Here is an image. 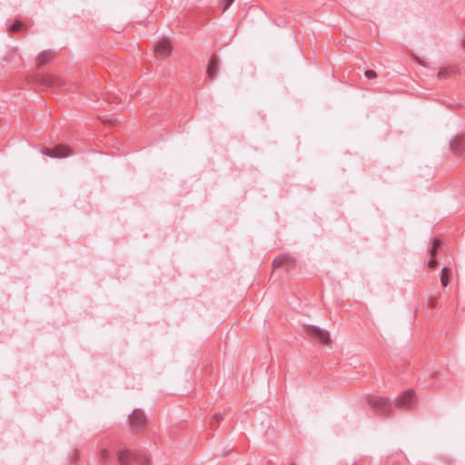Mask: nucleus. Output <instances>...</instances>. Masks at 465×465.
Instances as JSON below:
<instances>
[{
    "label": "nucleus",
    "mask_w": 465,
    "mask_h": 465,
    "mask_svg": "<svg viewBox=\"0 0 465 465\" xmlns=\"http://www.w3.org/2000/svg\"><path fill=\"white\" fill-rule=\"evenodd\" d=\"M415 401V391L413 390H407L397 398L395 406L398 409L409 410L414 405Z\"/></svg>",
    "instance_id": "4"
},
{
    "label": "nucleus",
    "mask_w": 465,
    "mask_h": 465,
    "mask_svg": "<svg viewBox=\"0 0 465 465\" xmlns=\"http://www.w3.org/2000/svg\"><path fill=\"white\" fill-rule=\"evenodd\" d=\"M233 1L234 0H219L220 4L222 5V11L225 12Z\"/></svg>",
    "instance_id": "19"
},
{
    "label": "nucleus",
    "mask_w": 465,
    "mask_h": 465,
    "mask_svg": "<svg viewBox=\"0 0 465 465\" xmlns=\"http://www.w3.org/2000/svg\"><path fill=\"white\" fill-rule=\"evenodd\" d=\"M55 56V53L52 50H45L36 57V67L40 68L50 63Z\"/></svg>",
    "instance_id": "11"
},
{
    "label": "nucleus",
    "mask_w": 465,
    "mask_h": 465,
    "mask_svg": "<svg viewBox=\"0 0 465 465\" xmlns=\"http://www.w3.org/2000/svg\"><path fill=\"white\" fill-rule=\"evenodd\" d=\"M154 52L158 56L163 58L169 56L172 53V45L170 41L167 39L160 40L154 45Z\"/></svg>",
    "instance_id": "10"
},
{
    "label": "nucleus",
    "mask_w": 465,
    "mask_h": 465,
    "mask_svg": "<svg viewBox=\"0 0 465 465\" xmlns=\"http://www.w3.org/2000/svg\"><path fill=\"white\" fill-rule=\"evenodd\" d=\"M213 419H214L217 422H220V421L223 420V416H222V414L217 413V414H214V415H213Z\"/></svg>",
    "instance_id": "23"
},
{
    "label": "nucleus",
    "mask_w": 465,
    "mask_h": 465,
    "mask_svg": "<svg viewBox=\"0 0 465 465\" xmlns=\"http://www.w3.org/2000/svg\"><path fill=\"white\" fill-rule=\"evenodd\" d=\"M138 451L121 449L117 451V458L121 465H132L138 458Z\"/></svg>",
    "instance_id": "8"
},
{
    "label": "nucleus",
    "mask_w": 465,
    "mask_h": 465,
    "mask_svg": "<svg viewBox=\"0 0 465 465\" xmlns=\"http://www.w3.org/2000/svg\"><path fill=\"white\" fill-rule=\"evenodd\" d=\"M437 304V299L435 297H430L428 302V305L430 308H435Z\"/></svg>",
    "instance_id": "22"
},
{
    "label": "nucleus",
    "mask_w": 465,
    "mask_h": 465,
    "mask_svg": "<svg viewBox=\"0 0 465 465\" xmlns=\"http://www.w3.org/2000/svg\"><path fill=\"white\" fill-rule=\"evenodd\" d=\"M364 75L368 79H375L377 77V73L374 70H366L364 72Z\"/></svg>",
    "instance_id": "20"
},
{
    "label": "nucleus",
    "mask_w": 465,
    "mask_h": 465,
    "mask_svg": "<svg viewBox=\"0 0 465 465\" xmlns=\"http://www.w3.org/2000/svg\"><path fill=\"white\" fill-rule=\"evenodd\" d=\"M138 458H136L135 462H139L141 465H149L150 460L143 453L138 451Z\"/></svg>",
    "instance_id": "17"
},
{
    "label": "nucleus",
    "mask_w": 465,
    "mask_h": 465,
    "mask_svg": "<svg viewBox=\"0 0 465 465\" xmlns=\"http://www.w3.org/2000/svg\"><path fill=\"white\" fill-rule=\"evenodd\" d=\"M26 26L19 20L15 21L8 28V31L13 34H17L25 30Z\"/></svg>",
    "instance_id": "14"
},
{
    "label": "nucleus",
    "mask_w": 465,
    "mask_h": 465,
    "mask_svg": "<svg viewBox=\"0 0 465 465\" xmlns=\"http://www.w3.org/2000/svg\"><path fill=\"white\" fill-rule=\"evenodd\" d=\"M450 150L456 155L465 156V134H459L452 139Z\"/></svg>",
    "instance_id": "7"
},
{
    "label": "nucleus",
    "mask_w": 465,
    "mask_h": 465,
    "mask_svg": "<svg viewBox=\"0 0 465 465\" xmlns=\"http://www.w3.org/2000/svg\"><path fill=\"white\" fill-rule=\"evenodd\" d=\"M304 333L312 340L317 341L323 345H329L331 342V335L328 331L321 329L315 325L303 326Z\"/></svg>",
    "instance_id": "1"
},
{
    "label": "nucleus",
    "mask_w": 465,
    "mask_h": 465,
    "mask_svg": "<svg viewBox=\"0 0 465 465\" xmlns=\"http://www.w3.org/2000/svg\"><path fill=\"white\" fill-rule=\"evenodd\" d=\"M291 465H295L294 463L291 464Z\"/></svg>",
    "instance_id": "24"
},
{
    "label": "nucleus",
    "mask_w": 465,
    "mask_h": 465,
    "mask_svg": "<svg viewBox=\"0 0 465 465\" xmlns=\"http://www.w3.org/2000/svg\"><path fill=\"white\" fill-rule=\"evenodd\" d=\"M438 265V261L436 259V257H431V259L428 262V267H430V269H435Z\"/></svg>",
    "instance_id": "21"
},
{
    "label": "nucleus",
    "mask_w": 465,
    "mask_h": 465,
    "mask_svg": "<svg viewBox=\"0 0 465 465\" xmlns=\"http://www.w3.org/2000/svg\"><path fill=\"white\" fill-rule=\"evenodd\" d=\"M451 275L450 269L447 267H443L441 270V275H440V282L443 287H447L450 283V279Z\"/></svg>",
    "instance_id": "13"
},
{
    "label": "nucleus",
    "mask_w": 465,
    "mask_h": 465,
    "mask_svg": "<svg viewBox=\"0 0 465 465\" xmlns=\"http://www.w3.org/2000/svg\"><path fill=\"white\" fill-rule=\"evenodd\" d=\"M40 152L46 156L52 158H66L73 154V149L65 144H57L54 148H48L46 146H41Z\"/></svg>",
    "instance_id": "2"
},
{
    "label": "nucleus",
    "mask_w": 465,
    "mask_h": 465,
    "mask_svg": "<svg viewBox=\"0 0 465 465\" xmlns=\"http://www.w3.org/2000/svg\"><path fill=\"white\" fill-rule=\"evenodd\" d=\"M146 416L141 410H135L129 416V423L134 430H139L146 424Z\"/></svg>",
    "instance_id": "6"
},
{
    "label": "nucleus",
    "mask_w": 465,
    "mask_h": 465,
    "mask_svg": "<svg viewBox=\"0 0 465 465\" xmlns=\"http://www.w3.org/2000/svg\"><path fill=\"white\" fill-rule=\"evenodd\" d=\"M99 456L102 461L107 462L111 460V451L107 448H102Z\"/></svg>",
    "instance_id": "16"
},
{
    "label": "nucleus",
    "mask_w": 465,
    "mask_h": 465,
    "mask_svg": "<svg viewBox=\"0 0 465 465\" xmlns=\"http://www.w3.org/2000/svg\"><path fill=\"white\" fill-rule=\"evenodd\" d=\"M295 260L289 255H281L272 262L273 268H283L285 271H291L295 267Z\"/></svg>",
    "instance_id": "9"
},
{
    "label": "nucleus",
    "mask_w": 465,
    "mask_h": 465,
    "mask_svg": "<svg viewBox=\"0 0 465 465\" xmlns=\"http://www.w3.org/2000/svg\"><path fill=\"white\" fill-rule=\"evenodd\" d=\"M35 82L46 87H61L64 84V80L55 74H39Z\"/></svg>",
    "instance_id": "5"
},
{
    "label": "nucleus",
    "mask_w": 465,
    "mask_h": 465,
    "mask_svg": "<svg viewBox=\"0 0 465 465\" xmlns=\"http://www.w3.org/2000/svg\"><path fill=\"white\" fill-rule=\"evenodd\" d=\"M441 244H442V242L440 240H439V239L433 240L432 246L429 251V253L430 254L431 257H436L438 249H439V247L441 246Z\"/></svg>",
    "instance_id": "15"
},
{
    "label": "nucleus",
    "mask_w": 465,
    "mask_h": 465,
    "mask_svg": "<svg viewBox=\"0 0 465 465\" xmlns=\"http://www.w3.org/2000/svg\"><path fill=\"white\" fill-rule=\"evenodd\" d=\"M368 403L380 414L386 415L391 411V403L388 398L372 396L368 399Z\"/></svg>",
    "instance_id": "3"
},
{
    "label": "nucleus",
    "mask_w": 465,
    "mask_h": 465,
    "mask_svg": "<svg viewBox=\"0 0 465 465\" xmlns=\"http://www.w3.org/2000/svg\"><path fill=\"white\" fill-rule=\"evenodd\" d=\"M452 69L450 68H442L438 72L439 78H445L452 73Z\"/></svg>",
    "instance_id": "18"
},
{
    "label": "nucleus",
    "mask_w": 465,
    "mask_h": 465,
    "mask_svg": "<svg viewBox=\"0 0 465 465\" xmlns=\"http://www.w3.org/2000/svg\"><path fill=\"white\" fill-rule=\"evenodd\" d=\"M218 68H219V60H218L217 55L213 54L211 57L209 64L207 65V69H206L207 76L211 80L215 78V76L217 74Z\"/></svg>",
    "instance_id": "12"
}]
</instances>
